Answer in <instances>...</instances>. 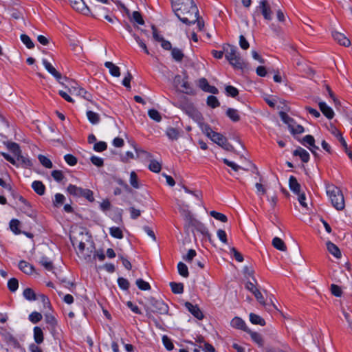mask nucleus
<instances>
[{"label": "nucleus", "mask_w": 352, "mask_h": 352, "mask_svg": "<svg viewBox=\"0 0 352 352\" xmlns=\"http://www.w3.org/2000/svg\"><path fill=\"white\" fill-rule=\"evenodd\" d=\"M20 223V221L16 219H13L10 221V228L15 234L21 233L19 229Z\"/></svg>", "instance_id": "obj_34"}, {"label": "nucleus", "mask_w": 352, "mask_h": 352, "mask_svg": "<svg viewBox=\"0 0 352 352\" xmlns=\"http://www.w3.org/2000/svg\"><path fill=\"white\" fill-rule=\"evenodd\" d=\"M19 287L18 280L15 278H10L8 282V287L12 292L16 291Z\"/></svg>", "instance_id": "obj_49"}, {"label": "nucleus", "mask_w": 352, "mask_h": 352, "mask_svg": "<svg viewBox=\"0 0 352 352\" xmlns=\"http://www.w3.org/2000/svg\"><path fill=\"white\" fill-rule=\"evenodd\" d=\"M225 52L226 58L229 63L236 69H242L244 66V61L241 57L237 47L230 44H223L222 46Z\"/></svg>", "instance_id": "obj_1"}, {"label": "nucleus", "mask_w": 352, "mask_h": 352, "mask_svg": "<svg viewBox=\"0 0 352 352\" xmlns=\"http://www.w3.org/2000/svg\"><path fill=\"white\" fill-rule=\"evenodd\" d=\"M162 342L165 346V348L168 351H171L174 348V345L171 341V340L166 335L162 336Z\"/></svg>", "instance_id": "obj_54"}, {"label": "nucleus", "mask_w": 352, "mask_h": 352, "mask_svg": "<svg viewBox=\"0 0 352 352\" xmlns=\"http://www.w3.org/2000/svg\"><path fill=\"white\" fill-rule=\"evenodd\" d=\"M71 6L78 12L88 15L91 13V9L85 4L83 0H68Z\"/></svg>", "instance_id": "obj_8"}, {"label": "nucleus", "mask_w": 352, "mask_h": 352, "mask_svg": "<svg viewBox=\"0 0 352 352\" xmlns=\"http://www.w3.org/2000/svg\"><path fill=\"white\" fill-rule=\"evenodd\" d=\"M55 197V199L54 200V206L56 207H58L60 206H61L64 201H65V197L63 195L60 194V193H56L54 196Z\"/></svg>", "instance_id": "obj_55"}, {"label": "nucleus", "mask_w": 352, "mask_h": 352, "mask_svg": "<svg viewBox=\"0 0 352 352\" xmlns=\"http://www.w3.org/2000/svg\"><path fill=\"white\" fill-rule=\"evenodd\" d=\"M132 20L139 25H144V21L141 14L138 11H134L132 14Z\"/></svg>", "instance_id": "obj_56"}, {"label": "nucleus", "mask_w": 352, "mask_h": 352, "mask_svg": "<svg viewBox=\"0 0 352 352\" xmlns=\"http://www.w3.org/2000/svg\"><path fill=\"white\" fill-rule=\"evenodd\" d=\"M52 176L54 179V180L58 182H61L64 178L63 172L58 170H53L52 172Z\"/></svg>", "instance_id": "obj_64"}, {"label": "nucleus", "mask_w": 352, "mask_h": 352, "mask_svg": "<svg viewBox=\"0 0 352 352\" xmlns=\"http://www.w3.org/2000/svg\"><path fill=\"white\" fill-rule=\"evenodd\" d=\"M319 107L321 112L326 116L328 119H332L334 116V112L333 109L329 107L324 102H320Z\"/></svg>", "instance_id": "obj_17"}, {"label": "nucleus", "mask_w": 352, "mask_h": 352, "mask_svg": "<svg viewBox=\"0 0 352 352\" xmlns=\"http://www.w3.org/2000/svg\"><path fill=\"white\" fill-rule=\"evenodd\" d=\"M250 320L254 324H259L261 326L265 325V321L260 316L251 313L250 314Z\"/></svg>", "instance_id": "obj_30"}, {"label": "nucleus", "mask_w": 352, "mask_h": 352, "mask_svg": "<svg viewBox=\"0 0 352 352\" xmlns=\"http://www.w3.org/2000/svg\"><path fill=\"white\" fill-rule=\"evenodd\" d=\"M181 87L184 89L182 91L184 93L188 95H193L195 94L193 89L191 87L187 80V77L184 78L182 80Z\"/></svg>", "instance_id": "obj_31"}, {"label": "nucleus", "mask_w": 352, "mask_h": 352, "mask_svg": "<svg viewBox=\"0 0 352 352\" xmlns=\"http://www.w3.org/2000/svg\"><path fill=\"white\" fill-rule=\"evenodd\" d=\"M19 268L20 270H21L23 273L26 274H32L34 271V267L32 265L29 263L28 262L25 261H21L19 263Z\"/></svg>", "instance_id": "obj_20"}, {"label": "nucleus", "mask_w": 352, "mask_h": 352, "mask_svg": "<svg viewBox=\"0 0 352 352\" xmlns=\"http://www.w3.org/2000/svg\"><path fill=\"white\" fill-rule=\"evenodd\" d=\"M257 8L261 10L265 20L271 21L272 19V11L266 0H261Z\"/></svg>", "instance_id": "obj_9"}, {"label": "nucleus", "mask_w": 352, "mask_h": 352, "mask_svg": "<svg viewBox=\"0 0 352 352\" xmlns=\"http://www.w3.org/2000/svg\"><path fill=\"white\" fill-rule=\"evenodd\" d=\"M21 40L28 49H32L34 47V43L32 41L31 38L28 35L25 34H21Z\"/></svg>", "instance_id": "obj_44"}, {"label": "nucleus", "mask_w": 352, "mask_h": 352, "mask_svg": "<svg viewBox=\"0 0 352 352\" xmlns=\"http://www.w3.org/2000/svg\"><path fill=\"white\" fill-rule=\"evenodd\" d=\"M247 333L250 335L252 340L259 346H263V339L260 333L252 331L250 329L248 330Z\"/></svg>", "instance_id": "obj_26"}, {"label": "nucleus", "mask_w": 352, "mask_h": 352, "mask_svg": "<svg viewBox=\"0 0 352 352\" xmlns=\"http://www.w3.org/2000/svg\"><path fill=\"white\" fill-rule=\"evenodd\" d=\"M108 10L104 7L101 6L96 5L93 7L92 10H91V14H92L94 17H103L104 14H107Z\"/></svg>", "instance_id": "obj_21"}, {"label": "nucleus", "mask_w": 352, "mask_h": 352, "mask_svg": "<svg viewBox=\"0 0 352 352\" xmlns=\"http://www.w3.org/2000/svg\"><path fill=\"white\" fill-rule=\"evenodd\" d=\"M91 163L97 167H101L104 164V160L102 158L97 156H91L90 158Z\"/></svg>", "instance_id": "obj_63"}, {"label": "nucleus", "mask_w": 352, "mask_h": 352, "mask_svg": "<svg viewBox=\"0 0 352 352\" xmlns=\"http://www.w3.org/2000/svg\"><path fill=\"white\" fill-rule=\"evenodd\" d=\"M186 309L196 318L198 320H202L204 318V314L197 305H192L190 302H186L184 303Z\"/></svg>", "instance_id": "obj_10"}, {"label": "nucleus", "mask_w": 352, "mask_h": 352, "mask_svg": "<svg viewBox=\"0 0 352 352\" xmlns=\"http://www.w3.org/2000/svg\"><path fill=\"white\" fill-rule=\"evenodd\" d=\"M179 131L175 128L170 127L166 130L167 136L172 140H177L179 138Z\"/></svg>", "instance_id": "obj_40"}, {"label": "nucleus", "mask_w": 352, "mask_h": 352, "mask_svg": "<svg viewBox=\"0 0 352 352\" xmlns=\"http://www.w3.org/2000/svg\"><path fill=\"white\" fill-rule=\"evenodd\" d=\"M87 116L89 121L93 124H96L100 122L99 114L97 113H95L92 111H87Z\"/></svg>", "instance_id": "obj_33"}, {"label": "nucleus", "mask_w": 352, "mask_h": 352, "mask_svg": "<svg viewBox=\"0 0 352 352\" xmlns=\"http://www.w3.org/2000/svg\"><path fill=\"white\" fill-rule=\"evenodd\" d=\"M104 66L109 69L111 75L115 77L120 76V68L113 64L112 62L107 61L104 63Z\"/></svg>", "instance_id": "obj_24"}, {"label": "nucleus", "mask_w": 352, "mask_h": 352, "mask_svg": "<svg viewBox=\"0 0 352 352\" xmlns=\"http://www.w3.org/2000/svg\"><path fill=\"white\" fill-rule=\"evenodd\" d=\"M39 263L48 271H52L54 268L52 262L46 256L41 257Z\"/></svg>", "instance_id": "obj_37"}, {"label": "nucleus", "mask_w": 352, "mask_h": 352, "mask_svg": "<svg viewBox=\"0 0 352 352\" xmlns=\"http://www.w3.org/2000/svg\"><path fill=\"white\" fill-rule=\"evenodd\" d=\"M171 56L176 62H182L184 57V54L182 50L174 47L171 50Z\"/></svg>", "instance_id": "obj_27"}, {"label": "nucleus", "mask_w": 352, "mask_h": 352, "mask_svg": "<svg viewBox=\"0 0 352 352\" xmlns=\"http://www.w3.org/2000/svg\"><path fill=\"white\" fill-rule=\"evenodd\" d=\"M177 270H178V273L180 276H182L184 278L188 277V276H189L188 269L187 265L185 263H184L182 262H179L177 264Z\"/></svg>", "instance_id": "obj_32"}, {"label": "nucleus", "mask_w": 352, "mask_h": 352, "mask_svg": "<svg viewBox=\"0 0 352 352\" xmlns=\"http://www.w3.org/2000/svg\"><path fill=\"white\" fill-rule=\"evenodd\" d=\"M170 287L174 294H180L184 292V285L182 283L170 282Z\"/></svg>", "instance_id": "obj_29"}, {"label": "nucleus", "mask_w": 352, "mask_h": 352, "mask_svg": "<svg viewBox=\"0 0 352 352\" xmlns=\"http://www.w3.org/2000/svg\"><path fill=\"white\" fill-rule=\"evenodd\" d=\"M34 340L37 344L43 343L44 336L42 329L40 327H34L33 329Z\"/></svg>", "instance_id": "obj_23"}, {"label": "nucleus", "mask_w": 352, "mask_h": 352, "mask_svg": "<svg viewBox=\"0 0 352 352\" xmlns=\"http://www.w3.org/2000/svg\"><path fill=\"white\" fill-rule=\"evenodd\" d=\"M289 186L290 190L296 195H299L300 192V184L297 181L296 178L292 175L289 179Z\"/></svg>", "instance_id": "obj_19"}, {"label": "nucleus", "mask_w": 352, "mask_h": 352, "mask_svg": "<svg viewBox=\"0 0 352 352\" xmlns=\"http://www.w3.org/2000/svg\"><path fill=\"white\" fill-rule=\"evenodd\" d=\"M45 321L47 324V329L54 335L56 332L57 320L53 315L48 314L45 315Z\"/></svg>", "instance_id": "obj_13"}, {"label": "nucleus", "mask_w": 352, "mask_h": 352, "mask_svg": "<svg viewBox=\"0 0 352 352\" xmlns=\"http://www.w3.org/2000/svg\"><path fill=\"white\" fill-rule=\"evenodd\" d=\"M272 245L276 249L280 251H285L287 250L284 241L279 237L276 236L273 239Z\"/></svg>", "instance_id": "obj_28"}, {"label": "nucleus", "mask_w": 352, "mask_h": 352, "mask_svg": "<svg viewBox=\"0 0 352 352\" xmlns=\"http://www.w3.org/2000/svg\"><path fill=\"white\" fill-rule=\"evenodd\" d=\"M95 252V246L93 242H90V245L87 247L85 251L80 253L78 256L83 258L86 261L89 262L91 261L94 253Z\"/></svg>", "instance_id": "obj_15"}, {"label": "nucleus", "mask_w": 352, "mask_h": 352, "mask_svg": "<svg viewBox=\"0 0 352 352\" xmlns=\"http://www.w3.org/2000/svg\"><path fill=\"white\" fill-rule=\"evenodd\" d=\"M331 199V204L335 208L342 210L344 208V199L341 190L334 186L329 188L327 191Z\"/></svg>", "instance_id": "obj_2"}, {"label": "nucleus", "mask_w": 352, "mask_h": 352, "mask_svg": "<svg viewBox=\"0 0 352 352\" xmlns=\"http://www.w3.org/2000/svg\"><path fill=\"white\" fill-rule=\"evenodd\" d=\"M107 144L104 142H96L94 146V151L97 152H102L107 149Z\"/></svg>", "instance_id": "obj_61"}, {"label": "nucleus", "mask_w": 352, "mask_h": 352, "mask_svg": "<svg viewBox=\"0 0 352 352\" xmlns=\"http://www.w3.org/2000/svg\"><path fill=\"white\" fill-rule=\"evenodd\" d=\"M67 191L72 196L85 197L91 202L94 201L93 192L89 189H85L73 184H69L67 188Z\"/></svg>", "instance_id": "obj_4"}, {"label": "nucleus", "mask_w": 352, "mask_h": 352, "mask_svg": "<svg viewBox=\"0 0 352 352\" xmlns=\"http://www.w3.org/2000/svg\"><path fill=\"white\" fill-rule=\"evenodd\" d=\"M230 324L233 328L241 329L245 332L249 329L246 326L245 321L239 317H234L231 320Z\"/></svg>", "instance_id": "obj_16"}, {"label": "nucleus", "mask_w": 352, "mask_h": 352, "mask_svg": "<svg viewBox=\"0 0 352 352\" xmlns=\"http://www.w3.org/2000/svg\"><path fill=\"white\" fill-rule=\"evenodd\" d=\"M110 234L116 239H121L123 238V233L121 229L118 227H111L109 229Z\"/></svg>", "instance_id": "obj_39"}, {"label": "nucleus", "mask_w": 352, "mask_h": 352, "mask_svg": "<svg viewBox=\"0 0 352 352\" xmlns=\"http://www.w3.org/2000/svg\"><path fill=\"white\" fill-rule=\"evenodd\" d=\"M23 297L30 301L36 300V295L34 290L31 288H26L23 292Z\"/></svg>", "instance_id": "obj_36"}, {"label": "nucleus", "mask_w": 352, "mask_h": 352, "mask_svg": "<svg viewBox=\"0 0 352 352\" xmlns=\"http://www.w3.org/2000/svg\"><path fill=\"white\" fill-rule=\"evenodd\" d=\"M148 168L151 171L154 173H159L161 170L162 165L160 162L156 160H151L148 165Z\"/></svg>", "instance_id": "obj_41"}, {"label": "nucleus", "mask_w": 352, "mask_h": 352, "mask_svg": "<svg viewBox=\"0 0 352 352\" xmlns=\"http://www.w3.org/2000/svg\"><path fill=\"white\" fill-rule=\"evenodd\" d=\"M332 36L333 39L341 45L347 47L349 46L351 44L349 39L346 38L342 33H340L337 31H333L332 32Z\"/></svg>", "instance_id": "obj_14"}, {"label": "nucleus", "mask_w": 352, "mask_h": 352, "mask_svg": "<svg viewBox=\"0 0 352 352\" xmlns=\"http://www.w3.org/2000/svg\"><path fill=\"white\" fill-rule=\"evenodd\" d=\"M135 283L138 287L141 290L147 291L151 289V285L149 283L142 278L138 279Z\"/></svg>", "instance_id": "obj_43"}, {"label": "nucleus", "mask_w": 352, "mask_h": 352, "mask_svg": "<svg viewBox=\"0 0 352 352\" xmlns=\"http://www.w3.org/2000/svg\"><path fill=\"white\" fill-rule=\"evenodd\" d=\"M43 65H44L46 70L52 74L58 82L63 84V82L61 81L63 79V76L60 72H58L54 67L53 65L48 62L46 59H43L42 60Z\"/></svg>", "instance_id": "obj_11"}, {"label": "nucleus", "mask_w": 352, "mask_h": 352, "mask_svg": "<svg viewBox=\"0 0 352 352\" xmlns=\"http://www.w3.org/2000/svg\"><path fill=\"white\" fill-rule=\"evenodd\" d=\"M149 301L153 312L159 314H166L168 312V307L163 300L152 298Z\"/></svg>", "instance_id": "obj_7"}, {"label": "nucleus", "mask_w": 352, "mask_h": 352, "mask_svg": "<svg viewBox=\"0 0 352 352\" xmlns=\"http://www.w3.org/2000/svg\"><path fill=\"white\" fill-rule=\"evenodd\" d=\"M226 115L233 122H238L240 120V116L236 109L229 108L226 111Z\"/></svg>", "instance_id": "obj_35"}, {"label": "nucleus", "mask_w": 352, "mask_h": 352, "mask_svg": "<svg viewBox=\"0 0 352 352\" xmlns=\"http://www.w3.org/2000/svg\"><path fill=\"white\" fill-rule=\"evenodd\" d=\"M118 284L119 287L123 290H128L129 288V282L127 279L120 277L118 279Z\"/></svg>", "instance_id": "obj_58"}, {"label": "nucleus", "mask_w": 352, "mask_h": 352, "mask_svg": "<svg viewBox=\"0 0 352 352\" xmlns=\"http://www.w3.org/2000/svg\"><path fill=\"white\" fill-rule=\"evenodd\" d=\"M210 215L211 217H212L213 218H214L215 219L217 220H219L221 222H226L228 221V218L227 217L222 214V213H220V212H218L217 211H214V210H212L210 212Z\"/></svg>", "instance_id": "obj_46"}, {"label": "nucleus", "mask_w": 352, "mask_h": 352, "mask_svg": "<svg viewBox=\"0 0 352 352\" xmlns=\"http://www.w3.org/2000/svg\"><path fill=\"white\" fill-rule=\"evenodd\" d=\"M173 10L175 15L179 18V12L184 14L186 11L191 9V6H196L192 0H170Z\"/></svg>", "instance_id": "obj_3"}, {"label": "nucleus", "mask_w": 352, "mask_h": 352, "mask_svg": "<svg viewBox=\"0 0 352 352\" xmlns=\"http://www.w3.org/2000/svg\"><path fill=\"white\" fill-rule=\"evenodd\" d=\"M8 148L10 151H11L13 153L14 156H16L19 153H21V150L20 148L19 145L15 142L9 143L8 145Z\"/></svg>", "instance_id": "obj_57"}, {"label": "nucleus", "mask_w": 352, "mask_h": 352, "mask_svg": "<svg viewBox=\"0 0 352 352\" xmlns=\"http://www.w3.org/2000/svg\"><path fill=\"white\" fill-rule=\"evenodd\" d=\"M42 315L39 312L33 311L29 315V320L34 324H36L42 320Z\"/></svg>", "instance_id": "obj_47"}, {"label": "nucleus", "mask_w": 352, "mask_h": 352, "mask_svg": "<svg viewBox=\"0 0 352 352\" xmlns=\"http://www.w3.org/2000/svg\"><path fill=\"white\" fill-rule=\"evenodd\" d=\"M197 253L195 250L190 249L188 250L187 254L183 256V260L188 263H190L192 259L196 256Z\"/></svg>", "instance_id": "obj_59"}, {"label": "nucleus", "mask_w": 352, "mask_h": 352, "mask_svg": "<svg viewBox=\"0 0 352 352\" xmlns=\"http://www.w3.org/2000/svg\"><path fill=\"white\" fill-rule=\"evenodd\" d=\"M185 102H181L177 106L182 110H183L188 116L192 118L193 120L198 121L200 120L201 116L199 111L194 107V105L189 102L186 98Z\"/></svg>", "instance_id": "obj_5"}, {"label": "nucleus", "mask_w": 352, "mask_h": 352, "mask_svg": "<svg viewBox=\"0 0 352 352\" xmlns=\"http://www.w3.org/2000/svg\"><path fill=\"white\" fill-rule=\"evenodd\" d=\"M64 160L69 166H74L77 164V158L72 154L65 155Z\"/></svg>", "instance_id": "obj_60"}, {"label": "nucleus", "mask_w": 352, "mask_h": 352, "mask_svg": "<svg viewBox=\"0 0 352 352\" xmlns=\"http://www.w3.org/2000/svg\"><path fill=\"white\" fill-rule=\"evenodd\" d=\"M32 188L38 195H43L45 192V186L41 181H34L32 184Z\"/></svg>", "instance_id": "obj_25"}, {"label": "nucleus", "mask_w": 352, "mask_h": 352, "mask_svg": "<svg viewBox=\"0 0 352 352\" xmlns=\"http://www.w3.org/2000/svg\"><path fill=\"white\" fill-rule=\"evenodd\" d=\"M17 165L16 166H21L24 168H30L33 166V163L30 157L26 155H23L21 153H19L16 156Z\"/></svg>", "instance_id": "obj_12"}, {"label": "nucleus", "mask_w": 352, "mask_h": 352, "mask_svg": "<svg viewBox=\"0 0 352 352\" xmlns=\"http://www.w3.org/2000/svg\"><path fill=\"white\" fill-rule=\"evenodd\" d=\"M226 139V138H225L222 134L215 132L211 137L210 140L220 146L221 144H223Z\"/></svg>", "instance_id": "obj_42"}, {"label": "nucleus", "mask_w": 352, "mask_h": 352, "mask_svg": "<svg viewBox=\"0 0 352 352\" xmlns=\"http://www.w3.org/2000/svg\"><path fill=\"white\" fill-rule=\"evenodd\" d=\"M293 155L299 156L300 160L305 163L308 162L310 158L309 153L301 147H298L294 150L293 151Z\"/></svg>", "instance_id": "obj_18"}, {"label": "nucleus", "mask_w": 352, "mask_h": 352, "mask_svg": "<svg viewBox=\"0 0 352 352\" xmlns=\"http://www.w3.org/2000/svg\"><path fill=\"white\" fill-rule=\"evenodd\" d=\"M327 248L330 254L334 256L337 258H340L342 256L341 252L338 247L331 241L327 242Z\"/></svg>", "instance_id": "obj_22"}, {"label": "nucleus", "mask_w": 352, "mask_h": 352, "mask_svg": "<svg viewBox=\"0 0 352 352\" xmlns=\"http://www.w3.org/2000/svg\"><path fill=\"white\" fill-rule=\"evenodd\" d=\"M289 130H290V132L294 135L295 134H301V133H304V131H305L304 127L300 124H296L295 126L289 125Z\"/></svg>", "instance_id": "obj_52"}, {"label": "nucleus", "mask_w": 352, "mask_h": 352, "mask_svg": "<svg viewBox=\"0 0 352 352\" xmlns=\"http://www.w3.org/2000/svg\"><path fill=\"white\" fill-rule=\"evenodd\" d=\"M21 210L27 214L28 217H33V211L31 208V206L30 203H28L26 204H23V206L21 208Z\"/></svg>", "instance_id": "obj_62"}, {"label": "nucleus", "mask_w": 352, "mask_h": 352, "mask_svg": "<svg viewBox=\"0 0 352 352\" xmlns=\"http://www.w3.org/2000/svg\"><path fill=\"white\" fill-rule=\"evenodd\" d=\"M207 104L212 108H216L220 105V103L217 97L209 96L207 98Z\"/></svg>", "instance_id": "obj_50"}, {"label": "nucleus", "mask_w": 352, "mask_h": 352, "mask_svg": "<svg viewBox=\"0 0 352 352\" xmlns=\"http://www.w3.org/2000/svg\"><path fill=\"white\" fill-rule=\"evenodd\" d=\"M130 184L134 188H140L138 175L134 171L130 173Z\"/></svg>", "instance_id": "obj_51"}, {"label": "nucleus", "mask_w": 352, "mask_h": 352, "mask_svg": "<svg viewBox=\"0 0 352 352\" xmlns=\"http://www.w3.org/2000/svg\"><path fill=\"white\" fill-rule=\"evenodd\" d=\"M188 11H186L184 14H181L179 12V19L186 25L195 23L199 19V11L197 6H191Z\"/></svg>", "instance_id": "obj_6"}, {"label": "nucleus", "mask_w": 352, "mask_h": 352, "mask_svg": "<svg viewBox=\"0 0 352 352\" xmlns=\"http://www.w3.org/2000/svg\"><path fill=\"white\" fill-rule=\"evenodd\" d=\"M148 115L152 120L156 122H160L162 120V116L158 111L156 109H149L148 111Z\"/></svg>", "instance_id": "obj_48"}, {"label": "nucleus", "mask_w": 352, "mask_h": 352, "mask_svg": "<svg viewBox=\"0 0 352 352\" xmlns=\"http://www.w3.org/2000/svg\"><path fill=\"white\" fill-rule=\"evenodd\" d=\"M38 159L40 162V163L45 168H52L53 167V164L52 161L43 155H39L38 156Z\"/></svg>", "instance_id": "obj_38"}, {"label": "nucleus", "mask_w": 352, "mask_h": 352, "mask_svg": "<svg viewBox=\"0 0 352 352\" xmlns=\"http://www.w3.org/2000/svg\"><path fill=\"white\" fill-rule=\"evenodd\" d=\"M226 92L228 96L233 98L236 97L239 94L238 89L232 85H228L226 87Z\"/></svg>", "instance_id": "obj_53"}, {"label": "nucleus", "mask_w": 352, "mask_h": 352, "mask_svg": "<svg viewBox=\"0 0 352 352\" xmlns=\"http://www.w3.org/2000/svg\"><path fill=\"white\" fill-rule=\"evenodd\" d=\"M301 143L305 146H314L315 143V139L311 135H305L301 142Z\"/></svg>", "instance_id": "obj_45"}]
</instances>
